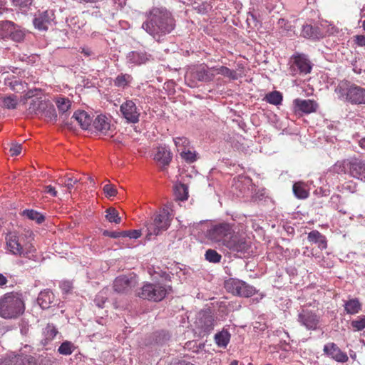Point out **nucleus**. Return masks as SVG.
<instances>
[{"label": "nucleus", "instance_id": "nucleus-45", "mask_svg": "<svg viewBox=\"0 0 365 365\" xmlns=\"http://www.w3.org/2000/svg\"><path fill=\"white\" fill-rule=\"evenodd\" d=\"M181 158L188 163H192L197 160L195 152L190 151L188 149L182 150L180 153Z\"/></svg>", "mask_w": 365, "mask_h": 365}, {"label": "nucleus", "instance_id": "nucleus-27", "mask_svg": "<svg viewBox=\"0 0 365 365\" xmlns=\"http://www.w3.org/2000/svg\"><path fill=\"white\" fill-rule=\"evenodd\" d=\"M54 294L50 290H44L40 292L38 297V303L39 306L43 309H48L54 302Z\"/></svg>", "mask_w": 365, "mask_h": 365}, {"label": "nucleus", "instance_id": "nucleus-22", "mask_svg": "<svg viewBox=\"0 0 365 365\" xmlns=\"http://www.w3.org/2000/svg\"><path fill=\"white\" fill-rule=\"evenodd\" d=\"M0 365H38L36 359L32 356L17 355L5 360Z\"/></svg>", "mask_w": 365, "mask_h": 365}, {"label": "nucleus", "instance_id": "nucleus-37", "mask_svg": "<svg viewBox=\"0 0 365 365\" xmlns=\"http://www.w3.org/2000/svg\"><path fill=\"white\" fill-rule=\"evenodd\" d=\"M282 95L279 91H272L266 94L264 100L272 105L278 106L281 104L282 101Z\"/></svg>", "mask_w": 365, "mask_h": 365}, {"label": "nucleus", "instance_id": "nucleus-20", "mask_svg": "<svg viewBox=\"0 0 365 365\" xmlns=\"http://www.w3.org/2000/svg\"><path fill=\"white\" fill-rule=\"evenodd\" d=\"M153 159L163 168L168 166L172 160V153L167 147L159 146L156 149Z\"/></svg>", "mask_w": 365, "mask_h": 365}, {"label": "nucleus", "instance_id": "nucleus-29", "mask_svg": "<svg viewBox=\"0 0 365 365\" xmlns=\"http://www.w3.org/2000/svg\"><path fill=\"white\" fill-rule=\"evenodd\" d=\"M308 240L310 242L318 244V247L324 250L327 247V242L325 236L317 230H312L308 234Z\"/></svg>", "mask_w": 365, "mask_h": 365}, {"label": "nucleus", "instance_id": "nucleus-34", "mask_svg": "<svg viewBox=\"0 0 365 365\" xmlns=\"http://www.w3.org/2000/svg\"><path fill=\"white\" fill-rule=\"evenodd\" d=\"M14 29V23L10 21H0V38H9L11 31Z\"/></svg>", "mask_w": 365, "mask_h": 365}, {"label": "nucleus", "instance_id": "nucleus-15", "mask_svg": "<svg viewBox=\"0 0 365 365\" xmlns=\"http://www.w3.org/2000/svg\"><path fill=\"white\" fill-rule=\"evenodd\" d=\"M324 353L337 362L345 363L349 360L346 353L342 351L334 342H329L324 345Z\"/></svg>", "mask_w": 365, "mask_h": 365}, {"label": "nucleus", "instance_id": "nucleus-25", "mask_svg": "<svg viewBox=\"0 0 365 365\" xmlns=\"http://www.w3.org/2000/svg\"><path fill=\"white\" fill-rule=\"evenodd\" d=\"M128 58L130 63L141 65L149 61L152 56L145 51H132L129 53Z\"/></svg>", "mask_w": 365, "mask_h": 365}, {"label": "nucleus", "instance_id": "nucleus-3", "mask_svg": "<svg viewBox=\"0 0 365 365\" xmlns=\"http://www.w3.org/2000/svg\"><path fill=\"white\" fill-rule=\"evenodd\" d=\"M6 250L10 254L28 259L34 257L36 249L26 237L17 232H9L5 236Z\"/></svg>", "mask_w": 365, "mask_h": 365}, {"label": "nucleus", "instance_id": "nucleus-58", "mask_svg": "<svg viewBox=\"0 0 365 365\" xmlns=\"http://www.w3.org/2000/svg\"><path fill=\"white\" fill-rule=\"evenodd\" d=\"M8 282L7 278L3 274L0 273V287L6 285Z\"/></svg>", "mask_w": 365, "mask_h": 365}, {"label": "nucleus", "instance_id": "nucleus-6", "mask_svg": "<svg viewBox=\"0 0 365 365\" xmlns=\"http://www.w3.org/2000/svg\"><path fill=\"white\" fill-rule=\"evenodd\" d=\"M234 231L232 225L227 222L218 223L207 230L206 237L212 242L225 247V241L229 240Z\"/></svg>", "mask_w": 365, "mask_h": 365}, {"label": "nucleus", "instance_id": "nucleus-44", "mask_svg": "<svg viewBox=\"0 0 365 365\" xmlns=\"http://www.w3.org/2000/svg\"><path fill=\"white\" fill-rule=\"evenodd\" d=\"M3 106L8 109H14L17 106V98L14 95L9 96L3 98Z\"/></svg>", "mask_w": 365, "mask_h": 365}, {"label": "nucleus", "instance_id": "nucleus-33", "mask_svg": "<svg viewBox=\"0 0 365 365\" xmlns=\"http://www.w3.org/2000/svg\"><path fill=\"white\" fill-rule=\"evenodd\" d=\"M174 192L178 200L184 201L188 198V187L185 184H176L174 187Z\"/></svg>", "mask_w": 365, "mask_h": 365}, {"label": "nucleus", "instance_id": "nucleus-61", "mask_svg": "<svg viewBox=\"0 0 365 365\" xmlns=\"http://www.w3.org/2000/svg\"><path fill=\"white\" fill-rule=\"evenodd\" d=\"M359 146L365 150V138L361 139L359 142Z\"/></svg>", "mask_w": 365, "mask_h": 365}, {"label": "nucleus", "instance_id": "nucleus-8", "mask_svg": "<svg viewBox=\"0 0 365 365\" xmlns=\"http://www.w3.org/2000/svg\"><path fill=\"white\" fill-rule=\"evenodd\" d=\"M215 76L212 67H208L206 64L202 63L194 66L185 74V79L191 81L190 86L193 87L197 81L210 82Z\"/></svg>", "mask_w": 365, "mask_h": 365}, {"label": "nucleus", "instance_id": "nucleus-21", "mask_svg": "<svg viewBox=\"0 0 365 365\" xmlns=\"http://www.w3.org/2000/svg\"><path fill=\"white\" fill-rule=\"evenodd\" d=\"M48 101L42 99L41 97H34L31 99L29 103L27 111L29 114L40 115L44 110L48 108Z\"/></svg>", "mask_w": 365, "mask_h": 365}, {"label": "nucleus", "instance_id": "nucleus-50", "mask_svg": "<svg viewBox=\"0 0 365 365\" xmlns=\"http://www.w3.org/2000/svg\"><path fill=\"white\" fill-rule=\"evenodd\" d=\"M103 192L108 197H114L117 194L116 188L111 184H106L103 187Z\"/></svg>", "mask_w": 365, "mask_h": 365}, {"label": "nucleus", "instance_id": "nucleus-51", "mask_svg": "<svg viewBox=\"0 0 365 365\" xmlns=\"http://www.w3.org/2000/svg\"><path fill=\"white\" fill-rule=\"evenodd\" d=\"M140 236H141V231L139 230L123 231V237H128L131 239H138Z\"/></svg>", "mask_w": 365, "mask_h": 365}, {"label": "nucleus", "instance_id": "nucleus-32", "mask_svg": "<svg viewBox=\"0 0 365 365\" xmlns=\"http://www.w3.org/2000/svg\"><path fill=\"white\" fill-rule=\"evenodd\" d=\"M293 192L299 199H306L309 196V191L307 185L303 182H297L293 185Z\"/></svg>", "mask_w": 365, "mask_h": 365}, {"label": "nucleus", "instance_id": "nucleus-23", "mask_svg": "<svg viewBox=\"0 0 365 365\" xmlns=\"http://www.w3.org/2000/svg\"><path fill=\"white\" fill-rule=\"evenodd\" d=\"M93 125L101 134L105 135H109L108 133L111 128L110 121L106 116L103 115H98L93 120Z\"/></svg>", "mask_w": 365, "mask_h": 365}, {"label": "nucleus", "instance_id": "nucleus-47", "mask_svg": "<svg viewBox=\"0 0 365 365\" xmlns=\"http://www.w3.org/2000/svg\"><path fill=\"white\" fill-rule=\"evenodd\" d=\"M56 105L59 111L65 113L70 108L71 102L68 99L60 98L57 99Z\"/></svg>", "mask_w": 365, "mask_h": 365}, {"label": "nucleus", "instance_id": "nucleus-19", "mask_svg": "<svg viewBox=\"0 0 365 365\" xmlns=\"http://www.w3.org/2000/svg\"><path fill=\"white\" fill-rule=\"evenodd\" d=\"M53 14L48 11L36 14L33 20L36 29L39 31H46L51 24Z\"/></svg>", "mask_w": 365, "mask_h": 365}, {"label": "nucleus", "instance_id": "nucleus-38", "mask_svg": "<svg viewBox=\"0 0 365 365\" xmlns=\"http://www.w3.org/2000/svg\"><path fill=\"white\" fill-rule=\"evenodd\" d=\"M106 220L111 223L120 224L121 222V218L119 217V213L118 210L114 207H108L106 210Z\"/></svg>", "mask_w": 365, "mask_h": 365}, {"label": "nucleus", "instance_id": "nucleus-40", "mask_svg": "<svg viewBox=\"0 0 365 365\" xmlns=\"http://www.w3.org/2000/svg\"><path fill=\"white\" fill-rule=\"evenodd\" d=\"M75 350L74 344L68 341H63L58 349V351L62 355H70Z\"/></svg>", "mask_w": 365, "mask_h": 365}, {"label": "nucleus", "instance_id": "nucleus-2", "mask_svg": "<svg viewBox=\"0 0 365 365\" xmlns=\"http://www.w3.org/2000/svg\"><path fill=\"white\" fill-rule=\"evenodd\" d=\"M25 309L21 293L12 291L0 297V317L5 319H17L24 313Z\"/></svg>", "mask_w": 365, "mask_h": 365}, {"label": "nucleus", "instance_id": "nucleus-26", "mask_svg": "<svg viewBox=\"0 0 365 365\" xmlns=\"http://www.w3.org/2000/svg\"><path fill=\"white\" fill-rule=\"evenodd\" d=\"M301 36L306 38L319 39L323 35L319 27L306 24L302 26Z\"/></svg>", "mask_w": 365, "mask_h": 365}, {"label": "nucleus", "instance_id": "nucleus-35", "mask_svg": "<svg viewBox=\"0 0 365 365\" xmlns=\"http://www.w3.org/2000/svg\"><path fill=\"white\" fill-rule=\"evenodd\" d=\"M133 80V77L130 74L120 73L114 80V85L116 87L125 88L128 86Z\"/></svg>", "mask_w": 365, "mask_h": 365}, {"label": "nucleus", "instance_id": "nucleus-14", "mask_svg": "<svg viewBox=\"0 0 365 365\" xmlns=\"http://www.w3.org/2000/svg\"><path fill=\"white\" fill-rule=\"evenodd\" d=\"M214 316L208 311H202L199 313L196 321L197 327L204 334H208L214 328Z\"/></svg>", "mask_w": 365, "mask_h": 365}, {"label": "nucleus", "instance_id": "nucleus-49", "mask_svg": "<svg viewBox=\"0 0 365 365\" xmlns=\"http://www.w3.org/2000/svg\"><path fill=\"white\" fill-rule=\"evenodd\" d=\"M79 180L77 178L73 176L69 177L67 176L64 180H62V183L67 188L69 192H71V190L74 187L75 185L78 182Z\"/></svg>", "mask_w": 365, "mask_h": 365}, {"label": "nucleus", "instance_id": "nucleus-59", "mask_svg": "<svg viewBox=\"0 0 365 365\" xmlns=\"http://www.w3.org/2000/svg\"><path fill=\"white\" fill-rule=\"evenodd\" d=\"M173 365H195V364H193L192 363L189 362V361L180 360V361H178L175 362L173 364Z\"/></svg>", "mask_w": 365, "mask_h": 365}, {"label": "nucleus", "instance_id": "nucleus-30", "mask_svg": "<svg viewBox=\"0 0 365 365\" xmlns=\"http://www.w3.org/2000/svg\"><path fill=\"white\" fill-rule=\"evenodd\" d=\"M230 336L231 335L227 330L222 329L215 334L214 336L215 342L217 346L225 348L230 341Z\"/></svg>", "mask_w": 365, "mask_h": 365}, {"label": "nucleus", "instance_id": "nucleus-16", "mask_svg": "<svg viewBox=\"0 0 365 365\" xmlns=\"http://www.w3.org/2000/svg\"><path fill=\"white\" fill-rule=\"evenodd\" d=\"M293 105L295 113L302 112L306 114L316 112L319 106L318 103L314 100L300 98L294 100Z\"/></svg>", "mask_w": 365, "mask_h": 365}, {"label": "nucleus", "instance_id": "nucleus-24", "mask_svg": "<svg viewBox=\"0 0 365 365\" xmlns=\"http://www.w3.org/2000/svg\"><path fill=\"white\" fill-rule=\"evenodd\" d=\"M71 118L74 119L84 130L88 129L93 121L92 118L84 110L75 112Z\"/></svg>", "mask_w": 365, "mask_h": 365}, {"label": "nucleus", "instance_id": "nucleus-36", "mask_svg": "<svg viewBox=\"0 0 365 365\" xmlns=\"http://www.w3.org/2000/svg\"><path fill=\"white\" fill-rule=\"evenodd\" d=\"M22 215L29 220L36 222L38 224H41L45 220L43 215L34 210H25L23 211Z\"/></svg>", "mask_w": 365, "mask_h": 365}, {"label": "nucleus", "instance_id": "nucleus-55", "mask_svg": "<svg viewBox=\"0 0 365 365\" xmlns=\"http://www.w3.org/2000/svg\"><path fill=\"white\" fill-rule=\"evenodd\" d=\"M103 235L111 238H118L123 237V232H110L108 230H104Z\"/></svg>", "mask_w": 365, "mask_h": 365}, {"label": "nucleus", "instance_id": "nucleus-13", "mask_svg": "<svg viewBox=\"0 0 365 365\" xmlns=\"http://www.w3.org/2000/svg\"><path fill=\"white\" fill-rule=\"evenodd\" d=\"M120 110L128 122L135 123L139 121L140 111L132 100H127L123 103Z\"/></svg>", "mask_w": 365, "mask_h": 365}, {"label": "nucleus", "instance_id": "nucleus-10", "mask_svg": "<svg viewBox=\"0 0 365 365\" xmlns=\"http://www.w3.org/2000/svg\"><path fill=\"white\" fill-rule=\"evenodd\" d=\"M225 287L228 292L233 294L243 297H250L257 292L254 287L238 279H231L227 282Z\"/></svg>", "mask_w": 365, "mask_h": 365}, {"label": "nucleus", "instance_id": "nucleus-54", "mask_svg": "<svg viewBox=\"0 0 365 365\" xmlns=\"http://www.w3.org/2000/svg\"><path fill=\"white\" fill-rule=\"evenodd\" d=\"M34 0H12V2L21 8H26L32 4Z\"/></svg>", "mask_w": 365, "mask_h": 365}, {"label": "nucleus", "instance_id": "nucleus-43", "mask_svg": "<svg viewBox=\"0 0 365 365\" xmlns=\"http://www.w3.org/2000/svg\"><path fill=\"white\" fill-rule=\"evenodd\" d=\"M205 259L210 262L217 263L220 262L222 256L215 250L209 249L206 251L205 255Z\"/></svg>", "mask_w": 365, "mask_h": 365}, {"label": "nucleus", "instance_id": "nucleus-41", "mask_svg": "<svg viewBox=\"0 0 365 365\" xmlns=\"http://www.w3.org/2000/svg\"><path fill=\"white\" fill-rule=\"evenodd\" d=\"M354 331H359L365 329V315L359 316L351 322Z\"/></svg>", "mask_w": 365, "mask_h": 365}, {"label": "nucleus", "instance_id": "nucleus-39", "mask_svg": "<svg viewBox=\"0 0 365 365\" xmlns=\"http://www.w3.org/2000/svg\"><path fill=\"white\" fill-rule=\"evenodd\" d=\"M41 117H44L46 120L49 121H56L57 118V114L55 110L54 106L48 103V108H46L44 111L41 113Z\"/></svg>", "mask_w": 365, "mask_h": 365}, {"label": "nucleus", "instance_id": "nucleus-31", "mask_svg": "<svg viewBox=\"0 0 365 365\" xmlns=\"http://www.w3.org/2000/svg\"><path fill=\"white\" fill-rule=\"evenodd\" d=\"M213 73L216 75H222L228 77L230 79L236 80L238 78L237 73L235 71L231 70L226 66H213L212 67Z\"/></svg>", "mask_w": 365, "mask_h": 365}, {"label": "nucleus", "instance_id": "nucleus-1", "mask_svg": "<svg viewBox=\"0 0 365 365\" xmlns=\"http://www.w3.org/2000/svg\"><path fill=\"white\" fill-rule=\"evenodd\" d=\"M175 26V20L170 13L159 8H153L142 25V28L158 41L162 36L170 34Z\"/></svg>", "mask_w": 365, "mask_h": 365}, {"label": "nucleus", "instance_id": "nucleus-9", "mask_svg": "<svg viewBox=\"0 0 365 365\" xmlns=\"http://www.w3.org/2000/svg\"><path fill=\"white\" fill-rule=\"evenodd\" d=\"M168 293V289L165 285L160 283H145L138 293V296L143 299L153 302L163 300Z\"/></svg>", "mask_w": 365, "mask_h": 365}, {"label": "nucleus", "instance_id": "nucleus-52", "mask_svg": "<svg viewBox=\"0 0 365 365\" xmlns=\"http://www.w3.org/2000/svg\"><path fill=\"white\" fill-rule=\"evenodd\" d=\"M22 150L21 144L12 143L9 152L12 156L19 155Z\"/></svg>", "mask_w": 365, "mask_h": 365}, {"label": "nucleus", "instance_id": "nucleus-12", "mask_svg": "<svg viewBox=\"0 0 365 365\" xmlns=\"http://www.w3.org/2000/svg\"><path fill=\"white\" fill-rule=\"evenodd\" d=\"M137 279L132 274L121 275L115 278L113 282V289L118 293H128L137 285Z\"/></svg>", "mask_w": 365, "mask_h": 365}, {"label": "nucleus", "instance_id": "nucleus-48", "mask_svg": "<svg viewBox=\"0 0 365 365\" xmlns=\"http://www.w3.org/2000/svg\"><path fill=\"white\" fill-rule=\"evenodd\" d=\"M58 334L57 329L53 324H47L44 330L46 338L48 340H52Z\"/></svg>", "mask_w": 365, "mask_h": 365}, {"label": "nucleus", "instance_id": "nucleus-63", "mask_svg": "<svg viewBox=\"0 0 365 365\" xmlns=\"http://www.w3.org/2000/svg\"><path fill=\"white\" fill-rule=\"evenodd\" d=\"M362 335L365 338V331L363 332ZM361 341H362L363 343L365 344V339H362Z\"/></svg>", "mask_w": 365, "mask_h": 365}, {"label": "nucleus", "instance_id": "nucleus-60", "mask_svg": "<svg viewBox=\"0 0 365 365\" xmlns=\"http://www.w3.org/2000/svg\"><path fill=\"white\" fill-rule=\"evenodd\" d=\"M81 53H83L86 56H90L92 54V52L88 48H83Z\"/></svg>", "mask_w": 365, "mask_h": 365}, {"label": "nucleus", "instance_id": "nucleus-5", "mask_svg": "<svg viewBox=\"0 0 365 365\" xmlns=\"http://www.w3.org/2000/svg\"><path fill=\"white\" fill-rule=\"evenodd\" d=\"M172 218L168 209H163L153 215V222L147 225L146 238L150 240L153 235L157 236L170 227Z\"/></svg>", "mask_w": 365, "mask_h": 365}, {"label": "nucleus", "instance_id": "nucleus-42", "mask_svg": "<svg viewBox=\"0 0 365 365\" xmlns=\"http://www.w3.org/2000/svg\"><path fill=\"white\" fill-rule=\"evenodd\" d=\"M11 35L9 38L16 42H21L25 37L24 32L19 29V27L14 24V29L11 31Z\"/></svg>", "mask_w": 365, "mask_h": 365}, {"label": "nucleus", "instance_id": "nucleus-17", "mask_svg": "<svg viewBox=\"0 0 365 365\" xmlns=\"http://www.w3.org/2000/svg\"><path fill=\"white\" fill-rule=\"evenodd\" d=\"M293 60L292 67L296 66L302 74L309 73L312 71V64L307 56L302 53H296L292 56Z\"/></svg>", "mask_w": 365, "mask_h": 365}, {"label": "nucleus", "instance_id": "nucleus-56", "mask_svg": "<svg viewBox=\"0 0 365 365\" xmlns=\"http://www.w3.org/2000/svg\"><path fill=\"white\" fill-rule=\"evenodd\" d=\"M44 192L49 194L52 197L57 196V191L56 190L55 187H53L51 185H47L44 187Z\"/></svg>", "mask_w": 365, "mask_h": 365}, {"label": "nucleus", "instance_id": "nucleus-11", "mask_svg": "<svg viewBox=\"0 0 365 365\" xmlns=\"http://www.w3.org/2000/svg\"><path fill=\"white\" fill-rule=\"evenodd\" d=\"M297 321L307 330H316L320 323V317L312 310L303 309L298 314Z\"/></svg>", "mask_w": 365, "mask_h": 365}, {"label": "nucleus", "instance_id": "nucleus-7", "mask_svg": "<svg viewBox=\"0 0 365 365\" xmlns=\"http://www.w3.org/2000/svg\"><path fill=\"white\" fill-rule=\"evenodd\" d=\"M225 247L230 253L235 255H245L249 253L251 249V242L245 234L233 232L227 241H225Z\"/></svg>", "mask_w": 365, "mask_h": 365}, {"label": "nucleus", "instance_id": "nucleus-64", "mask_svg": "<svg viewBox=\"0 0 365 365\" xmlns=\"http://www.w3.org/2000/svg\"><path fill=\"white\" fill-rule=\"evenodd\" d=\"M362 28L365 31V20L362 23Z\"/></svg>", "mask_w": 365, "mask_h": 365}, {"label": "nucleus", "instance_id": "nucleus-53", "mask_svg": "<svg viewBox=\"0 0 365 365\" xmlns=\"http://www.w3.org/2000/svg\"><path fill=\"white\" fill-rule=\"evenodd\" d=\"M352 39L357 46H365V35H356L353 36Z\"/></svg>", "mask_w": 365, "mask_h": 365}, {"label": "nucleus", "instance_id": "nucleus-4", "mask_svg": "<svg viewBox=\"0 0 365 365\" xmlns=\"http://www.w3.org/2000/svg\"><path fill=\"white\" fill-rule=\"evenodd\" d=\"M337 98L354 105L365 104V88L348 81H340L335 87Z\"/></svg>", "mask_w": 365, "mask_h": 365}, {"label": "nucleus", "instance_id": "nucleus-46", "mask_svg": "<svg viewBox=\"0 0 365 365\" xmlns=\"http://www.w3.org/2000/svg\"><path fill=\"white\" fill-rule=\"evenodd\" d=\"M174 143L179 153H180L182 149H184V150H186L190 144L188 139L185 137L175 138Z\"/></svg>", "mask_w": 365, "mask_h": 365}, {"label": "nucleus", "instance_id": "nucleus-28", "mask_svg": "<svg viewBox=\"0 0 365 365\" xmlns=\"http://www.w3.org/2000/svg\"><path fill=\"white\" fill-rule=\"evenodd\" d=\"M344 307L348 314L354 315L361 311L362 304L359 299L353 298L345 302Z\"/></svg>", "mask_w": 365, "mask_h": 365}, {"label": "nucleus", "instance_id": "nucleus-18", "mask_svg": "<svg viewBox=\"0 0 365 365\" xmlns=\"http://www.w3.org/2000/svg\"><path fill=\"white\" fill-rule=\"evenodd\" d=\"M349 174L354 178L365 182V160L353 159L349 163Z\"/></svg>", "mask_w": 365, "mask_h": 365}, {"label": "nucleus", "instance_id": "nucleus-57", "mask_svg": "<svg viewBox=\"0 0 365 365\" xmlns=\"http://www.w3.org/2000/svg\"><path fill=\"white\" fill-rule=\"evenodd\" d=\"M61 287L65 292H68L72 289L71 284L69 282H63Z\"/></svg>", "mask_w": 365, "mask_h": 365}, {"label": "nucleus", "instance_id": "nucleus-62", "mask_svg": "<svg viewBox=\"0 0 365 365\" xmlns=\"http://www.w3.org/2000/svg\"><path fill=\"white\" fill-rule=\"evenodd\" d=\"M230 365H238V361L233 360L230 362Z\"/></svg>", "mask_w": 365, "mask_h": 365}]
</instances>
